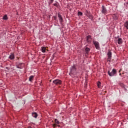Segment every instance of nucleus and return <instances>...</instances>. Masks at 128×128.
Instances as JSON below:
<instances>
[{
	"label": "nucleus",
	"instance_id": "f257e3e1",
	"mask_svg": "<svg viewBox=\"0 0 128 128\" xmlns=\"http://www.w3.org/2000/svg\"><path fill=\"white\" fill-rule=\"evenodd\" d=\"M69 74L70 76H72V74L76 76V65H73L70 68V72Z\"/></svg>",
	"mask_w": 128,
	"mask_h": 128
},
{
	"label": "nucleus",
	"instance_id": "f03ea898",
	"mask_svg": "<svg viewBox=\"0 0 128 128\" xmlns=\"http://www.w3.org/2000/svg\"><path fill=\"white\" fill-rule=\"evenodd\" d=\"M116 74V69H113L111 72H108V74L110 76H114Z\"/></svg>",
	"mask_w": 128,
	"mask_h": 128
},
{
	"label": "nucleus",
	"instance_id": "7ed1b4c3",
	"mask_svg": "<svg viewBox=\"0 0 128 128\" xmlns=\"http://www.w3.org/2000/svg\"><path fill=\"white\" fill-rule=\"evenodd\" d=\"M52 82L54 84H56V86H59L62 84V82L58 79H56L53 80Z\"/></svg>",
	"mask_w": 128,
	"mask_h": 128
},
{
	"label": "nucleus",
	"instance_id": "20e7f679",
	"mask_svg": "<svg viewBox=\"0 0 128 128\" xmlns=\"http://www.w3.org/2000/svg\"><path fill=\"white\" fill-rule=\"evenodd\" d=\"M93 44L95 46L96 50H100V43L96 41H93Z\"/></svg>",
	"mask_w": 128,
	"mask_h": 128
},
{
	"label": "nucleus",
	"instance_id": "39448f33",
	"mask_svg": "<svg viewBox=\"0 0 128 128\" xmlns=\"http://www.w3.org/2000/svg\"><path fill=\"white\" fill-rule=\"evenodd\" d=\"M92 36L88 35L86 36V42L88 44H90L92 42Z\"/></svg>",
	"mask_w": 128,
	"mask_h": 128
},
{
	"label": "nucleus",
	"instance_id": "423d86ee",
	"mask_svg": "<svg viewBox=\"0 0 128 128\" xmlns=\"http://www.w3.org/2000/svg\"><path fill=\"white\" fill-rule=\"evenodd\" d=\"M102 14H108V10H106V8L104 7V6H102Z\"/></svg>",
	"mask_w": 128,
	"mask_h": 128
},
{
	"label": "nucleus",
	"instance_id": "0eeeda50",
	"mask_svg": "<svg viewBox=\"0 0 128 128\" xmlns=\"http://www.w3.org/2000/svg\"><path fill=\"white\" fill-rule=\"evenodd\" d=\"M16 68H20V70H22V64H24V63H20L18 64V62H16Z\"/></svg>",
	"mask_w": 128,
	"mask_h": 128
},
{
	"label": "nucleus",
	"instance_id": "6e6552de",
	"mask_svg": "<svg viewBox=\"0 0 128 128\" xmlns=\"http://www.w3.org/2000/svg\"><path fill=\"white\" fill-rule=\"evenodd\" d=\"M8 58L12 60H14V53H11L10 56H9Z\"/></svg>",
	"mask_w": 128,
	"mask_h": 128
},
{
	"label": "nucleus",
	"instance_id": "1a4fd4ad",
	"mask_svg": "<svg viewBox=\"0 0 128 128\" xmlns=\"http://www.w3.org/2000/svg\"><path fill=\"white\" fill-rule=\"evenodd\" d=\"M58 20H60V24H62L63 22V19H62V15H60V14H58Z\"/></svg>",
	"mask_w": 128,
	"mask_h": 128
},
{
	"label": "nucleus",
	"instance_id": "9d476101",
	"mask_svg": "<svg viewBox=\"0 0 128 128\" xmlns=\"http://www.w3.org/2000/svg\"><path fill=\"white\" fill-rule=\"evenodd\" d=\"M90 49L88 48H85V54H88V52H90Z\"/></svg>",
	"mask_w": 128,
	"mask_h": 128
},
{
	"label": "nucleus",
	"instance_id": "9b49d317",
	"mask_svg": "<svg viewBox=\"0 0 128 128\" xmlns=\"http://www.w3.org/2000/svg\"><path fill=\"white\" fill-rule=\"evenodd\" d=\"M118 44H122V38H118Z\"/></svg>",
	"mask_w": 128,
	"mask_h": 128
},
{
	"label": "nucleus",
	"instance_id": "f8f14e48",
	"mask_svg": "<svg viewBox=\"0 0 128 128\" xmlns=\"http://www.w3.org/2000/svg\"><path fill=\"white\" fill-rule=\"evenodd\" d=\"M124 28H126V30H128V21H126L124 23Z\"/></svg>",
	"mask_w": 128,
	"mask_h": 128
},
{
	"label": "nucleus",
	"instance_id": "ddd939ff",
	"mask_svg": "<svg viewBox=\"0 0 128 128\" xmlns=\"http://www.w3.org/2000/svg\"><path fill=\"white\" fill-rule=\"evenodd\" d=\"M88 16L90 20H92V19L94 18V16L90 14H88Z\"/></svg>",
	"mask_w": 128,
	"mask_h": 128
},
{
	"label": "nucleus",
	"instance_id": "4468645a",
	"mask_svg": "<svg viewBox=\"0 0 128 128\" xmlns=\"http://www.w3.org/2000/svg\"><path fill=\"white\" fill-rule=\"evenodd\" d=\"M34 76H31L29 78V82H32L34 80Z\"/></svg>",
	"mask_w": 128,
	"mask_h": 128
},
{
	"label": "nucleus",
	"instance_id": "2eb2a0df",
	"mask_svg": "<svg viewBox=\"0 0 128 128\" xmlns=\"http://www.w3.org/2000/svg\"><path fill=\"white\" fill-rule=\"evenodd\" d=\"M32 116L33 118H38V114L36 112L32 113Z\"/></svg>",
	"mask_w": 128,
	"mask_h": 128
},
{
	"label": "nucleus",
	"instance_id": "dca6fc26",
	"mask_svg": "<svg viewBox=\"0 0 128 128\" xmlns=\"http://www.w3.org/2000/svg\"><path fill=\"white\" fill-rule=\"evenodd\" d=\"M42 52H46V47H42Z\"/></svg>",
	"mask_w": 128,
	"mask_h": 128
},
{
	"label": "nucleus",
	"instance_id": "f3484780",
	"mask_svg": "<svg viewBox=\"0 0 128 128\" xmlns=\"http://www.w3.org/2000/svg\"><path fill=\"white\" fill-rule=\"evenodd\" d=\"M112 52H109L108 54V58L110 60V58H112Z\"/></svg>",
	"mask_w": 128,
	"mask_h": 128
},
{
	"label": "nucleus",
	"instance_id": "a211bd4d",
	"mask_svg": "<svg viewBox=\"0 0 128 128\" xmlns=\"http://www.w3.org/2000/svg\"><path fill=\"white\" fill-rule=\"evenodd\" d=\"M3 20H7L8 19V16L7 15H4V16H3Z\"/></svg>",
	"mask_w": 128,
	"mask_h": 128
},
{
	"label": "nucleus",
	"instance_id": "6ab92c4d",
	"mask_svg": "<svg viewBox=\"0 0 128 128\" xmlns=\"http://www.w3.org/2000/svg\"><path fill=\"white\" fill-rule=\"evenodd\" d=\"M54 122H55V124H60V122L58 120V119H55L54 120Z\"/></svg>",
	"mask_w": 128,
	"mask_h": 128
},
{
	"label": "nucleus",
	"instance_id": "aec40b11",
	"mask_svg": "<svg viewBox=\"0 0 128 128\" xmlns=\"http://www.w3.org/2000/svg\"><path fill=\"white\" fill-rule=\"evenodd\" d=\"M97 84H98V88H100L101 86H100V84H102L100 83V82H98L97 83Z\"/></svg>",
	"mask_w": 128,
	"mask_h": 128
},
{
	"label": "nucleus",
	"instance_id": "412c9836",
	"mask_svg": "<svg viewBox=\"0 0 128 128\" xmlns=\"http://www.w3.org/2000/svg\"><path fill=\"white\" fill-rule=\"evenodd\" d=\"M78 16H82V12H78Z\"/></svg>",
	"mask_w": 128,
	"mask_h": 128
},
{
	"label": "nucleus",
	"instance_id": "4be33fe9",
	"mask_svg": "<svg viewBox=\"0 0 128 128\" xmlns=\"http://www.w3.org/2000/svg\"><path fill=\"white\" fill-rule=\"evenodd\" d=\"M52 126H53L54 128H56V124H53Z\"/></svg>",
	"mask_w": 128,
	"mask_h": 128
},
{
	"label": "nucleus",
	"instance_id": "5701e85b",
	"mask_svg": "<svg viewBox=\"0 0 128 128\" xmlns=\"http://www.w3.org/2000/svg\"><path fill=\"white\" fill-rule=\"evenodd\" d=\"M54 0H50V4H52V2H54Z\"/></svg>",
	"mask_w": 128,
	"mask_h": 128
},
{
	"label": "nucleus",
	"instance_id": "b1692460",
	"mask_svg": "<svg viewBox=\"0 0 128 128\" xmlns=\"http://www.w3.org/2000/svg\"><path fill=\"white\" fill-rule=\"evenodd\" d=\"M124 6H128V2L126 4H124Z\"/></svg>",
	"mask_w": 128,
	"mask_h": 128
},
{
	"label": "nucleus",
	"instance_id": "393cba45",
	"mask_svg": "<svg viewBox=\"0 0 128 128\" xmlns=\"http://www.w3.org/2000/svg\"><path fill=\"white\" fill-rule=\"evenodd\" d=\"M54 6H58V4H54Z\"/></svg>",
	"mask_w": 128,
	"mask_h": 128
},
{
	"label": "nucleus",
	"instance_id": "a878e982",
	"mask_svg": "<svg viewBox=\"0 0 128 128\" xmlns=\"http://www.w3.org/2000/svg\"><path fill=\"white\" fill-rule=\"evenodd\" d=\"M58 126V128H60V125H58V126Z\"/></svg>",
	"mask_w": 128,
	"mask_h": 128
},
{
	"label": "nucleus",
	"instance_id": "bb28decb",
	"mask_svg": "<svg viewBox=\"0 0 128 128\" xmlns=\"http://www.w3.org/2000/svg\"><path fill=\"white\" fill-rule=\"evenodd\" d=\"M122 72V69H120V70H119V72Z\"/></svg>",
	"mask_w": 128,
	"mask_h": 128
},
{
	"label": "nucleus",
	"instance_id": "cd10ccee",
	"mask_svg": "<svg viewBox=\"0 0 128 128\" xmlns=\"http://www.w3.org/2000/svg\"><path fill=\"white\" fill-rule=\"evenodd\" d=\"M20 58H18L17 57V59H16V60H18Z\"/></svg>",
	"mask_w": 128,
	"mask_h": 128
},
{
	"label": "nucleus",
	"instance_id": "c85d7f7f",
	"mask_svg": "<svg viewBox=\"0 0 128 128\" xmlns=\"http://www.w3.org/2000/svg\"><path fill=\"white\" fill-rule=\"evenodd\" d=\"M20 58H18L17 57V59H16V60H18Z\"/></svg>",
	"mask_w": 128,
	"mask_h": 128
},
{
	"label": "nucleus",
	"instance_id": "c756f323",
	"mask_svg": "<svg viewBox=\"0 0 128 128\" xmlns=\"http://www.w3.org/2000/svg\"><path fill=\"white\" fill-rule=\"evenodd\" d=\"M20 58H18L17 57V59H16V60H18Z\"/></svg>",
	"mask_w": 128,
	"mask_h": 128
},
{
	"label": "nucleus",
	"instance_id": "7c9ffc66",
	"mask_svg": "<svg viewBox=\"0 0 128 128\" xmlns=\"http://www.w3.org/2000/svg\"><path fill=\"white\" fill-rule=\"evenodd\" d=\"M120 76H122V74L121 73L120 74Z\"/></svg>",
	"mask_w": 128,
	"mask_h": 128
},
{
	"label": "nucleus",
	"instance_id": "2f4dec72",
	"mask_svg": "<svg viewBox=\"0 0 128 128\" xmlns=\"http://www.w3.org/2000/svg\"><path fill=\"white\" fill-rule=\"evenodd\" d=\"M77 0V1H78V0Z\"/></svg>",
	"mask_w": 128,
	"mask_h": 128
}]
</instances>
